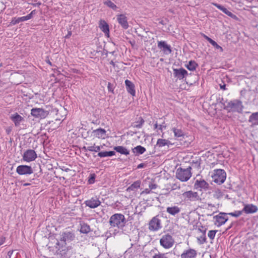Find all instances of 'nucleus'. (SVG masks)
Segmentation results:
<instances>
[{
    "label": "nucleus",
    "instance_id": "obj_1",
    "mask_svg": "<svg viewBox=\"0 0 258 258\" xmlns=\"http://www.w3.org/2000/svg\"><path fill=\"white\" fill-rule=\"evenodd\" d=\"M109 222L111 227L121 229L125 225V219L121 214H115L110 217Z\"/></svg>",
    "mask_w": 258,
    "mask_h": 258
},
{
    "label": "nucleus",
    "instance_id": "obj_2",
    "mask_svg": "<svg viewBox=\"0 0 258 258\" xmlns=\"http://www.w3.org/2000/svg\"><path fill=\"white\" fill-rule=\"evenodd\" d=\"M191 168L188 166L186 168H178L176 171V177L182 182L188 180L191 176Z\"/></svg>",
    "mask_w": 258,
    "mask_h": 258
},
{
    "label": "nucleus",
    "instance_id": "obj_3",
    "mask_svg": "<svg viewBox=\"0 0 258 258\" xmlns=\"http://www.w3.org/2000/svg\"><path fill=\"white\" fill-rule=\"evenodd\" d=\"M224 108L228 112H241L243 109L242 103L237 100H234L223 104Z\"/></svg>",
    "mask_w": 258,
    "mask_h": 258
},
{
    "label": "nucleus",
    "instance_id": "obj_4",
    "mask_svg": "<svg viewBox=\"0 0 258 258\" xmlns=\"http://www.w3.org/2000/svg\"><path fill=\"white\" fill-rule=\"evenodd\" d=\"M211 176L214 182L220 184L225 181L226 173L224 170L215 169Z\"/></svg>",
    "mask_w": 258,
    "mask_h": 258
},
{
    "label": "nucleus",
    "instance_id": "obj_5",
    "mask_svg": "<svg viewBox=\"0 0 258 258\" xmlns=\"http://www.w3.org/2000/svg\"><path fill=\"white\" fill-rule=\"evenodd\" d=\"M160 244L165 249H169L174 244V240L169 234H166L162 236L160 239Z\"/></svg>",
    "mask_w": 258,
    "mask_h": 258
},
{
    "label": "nucleus",
    "instance_id": "obj_6",
    "mask_svg": "<svg viewBox=\"0 0 258 258\" xmlns=\"http://www.w3.org/2000/svg\"><path fill=\"white\" fill-rule=\"evenodd\" d=\"M182 197L185 202H196L201 200L199 194L192 190L184 192L182 194Z\"/></svg>",
    "mask_w": 258,
    "mask_h": 258
},
{
    "label": "nucleus",
    "instance_id": "obj_7",
    "mask_svg": "<svg viewBox=\"0 0 258 258\" xmlns=\"http://www.w3.org/2000/svg\"><path fill=\"white\" fill-rule=\"evenodd\" d=\"M37 157V154L34 150L28 149L24 152L22 156V159L25 162H30L34 161Z\"/></svg>",
    "mask_w": 258,
    "mask_h": 258
},
{
    "label": "nucleus",
    "instance_id": "obj_8",
    "mask_svg": "<svg viewBox=\"0 0 258 258\" xmlns=\"http://www.w3.org/2000/svg\"><path fill=\"white\" fill-rule=\"evenodd\" d=\"M214 224L218 227L224 224L228 220L227 214L220 213L218 215L214 216Z\"/></svg>",
    "mask_w": 258,
    "mask_h": 258
},
{
    "label": "nucleus",
    "instance_id": "obj_9",
    "mask_svg": "<svg viewBox=\"0 0 258 258\" xmlns=\"http://www.w3.org/2000/svg\"><path fill=\"white\" fill-rule=\"evenodd\" d=\"M31 114L36 118H45L48 114V112L42 108H34L31 110Z\"/></svg>",
    "mask_w": 258,
    "mask_h": 258
},
{
    "label": "nucleus",
    "instance_id": "obj_10",
    "mask_svg": "<svg viewBox=\"0 0 258 258\" xmlns=\"http://www.w3.org/2000/svg\"><path fill=\"white\" fill-rule=\"evenodd\" d=\"M16 172L21 175H30L33 173V170L30 166L21 165L17 167Z\"/></svg>",
    "mask_w": 258,
    "mask_h": 258
},
{
    "label": "nucleus",
    "instance_id": "obj_11",
    "mask_svg": "<svg viewBox=\"0 0 258 258\" xmlns=\"http://www.w3.org/2000/svg\"><path fill=\"white\" fill-rule=\"evenodd\" d=\"M35 14H36V11L33 10L29 14H28V15H27L26 16H23V17H18V18L14 17L11 20V25H15L19 23L20 22L29 20L31 19L33 17V16L34 15H35Z\"/></svg>",
    "mask_w": 258,
    "mask_h": 258
},
{
    "label": "nucleus",
    "instance_id": "obj_12",
    "mask_svg": "<svg viewBox=\"0 0 258 258\" xmlns=\"http://www.w3.org/2000/svg\"><path fill=\"white\" fill-rule=\"evenodd\" d=\"M161 227V220L157 216L153 217L149 223V228L151 231H157Z\"/></svg>",
    "mask_w": 258,
    "mask_h": 258
},
{
    "label": "nucleus",
    "instance_id": "obj_13",
    "mask_svg": "<svg viewBox=\"0 0 258 258\" xmlns=\"http://www.w3.org/2000/svg\"><path fill=\"white\" fill-rule=\"evenodd\" d=\"M209 186V184L203 179H197L194 184V188L199 190H207Z\"/></svg>",
    "mask_w": 258,
    "mask_h": 258
},
{
    "label": "nucleus",
    "instance_id": "obj_14",
    "mask_svg": "<svg viewBox=\"0 0 258 258\" xmlns=\"http://www.w3.org/2000/svg\"><path fill=\"white\" fill-rule=\"evenodd\" d=\"M85 204L86 205V206L91 209H94L100 205L101 202L100 201L98 198L93 197L90 199L86 200L85 202Z\"/></svg>",
    "mask_w": 258,
    "mask_h": 258
},
{
    "label": "nucleus",
    "instance_id": "obj_15",
    "mask_svg": "<svg viewBox=\"0 0 258 258\" xmlns=\"http://www.w3.org/2000/svg\"><path fill=\"white\" fill-rule=\"evenodd\" d=\"M197 251L192 248L185 249L181 254V258H196Z\"/></svg>",
    "mask_w": 258,
    "mask_h": 258
},
{
    "label": "nucleus",
    "instance_id": "obj_16",
    "mask_svg": "<svg viewBox=\"0 0 258 258\" xmlns=\"http://www.w3.org/2000/svg\"><path fill=\"white\" fill-rule=\"evenodd\" d=\"M99 27L100 29L104 33L106 37H109V28L108 24L103 20L99 21Z\"/></svg>",
    "mask_w": 258,
    "mask_h": 258
},
{
    "label": "nucleus",
    "instance_id": "obj_17",
    "mask_svg": "<svg viewBox=\"0 0 258 258\" xmlns=\"http://www.w3.org/2000/svg\"><path fill=\"white\" fill-rule=\"evenodd\" d=\"M174 75L175 77L177 78L179 80H182L185 78L188 74L187 72L183 68L179 69H173Z\"/></svg>",
    "mask_w": 258,
    "mask_h": 258
},
{
    "label": "nucleus",
    "instance_id": "obj_18",
    "mask_svg": "<svg viewBox=\"0 0 258 258\" xmlns=\"http://www.w3.org/2000/svg\"><path fill=\"white\" fill-rule=\"evenodd\" d=\"M117 20L118 23L124 29H127L128 27V24L126 17L123 14H119L116 16Z\"/></svg>",
    "mask_w": 258,
    "mask_h": 258
},
{
    "label": "nucleus",
    "instance_id": "obj_19",
    "mask_svg": "<svg viewBox=\"0 0 258 258\" xmlns=\"http://www.w3.org/2000/svg\"><path fill=\"white\" fill-rule=\"evenodd\" d=\"M74 239V235L71 232L63 233L60 237V241L63 242L64 244L67 242H69L73 240Z\"/></svg>",
    "mask_w": 258,
    "mask_h": 258
},
{
    "label": "nucleus",
    "instance_id": "obj_20",
    "mask_svg": "<svg viewBox=\"0 0 258 258\" xmlns=\"http://www.w3.org/2000/svg\"><path fill=\"white\" fill-rule=\"evenodd\" d=\"M93 136L98 139H104L106 137V131L101 128H97L93 131Z\"/></svg>",
    "mask_w": 258,
    "mask_h": 258
},
{
    "label": "nucleus",
    "instance_id": "obj_21",
    "mask_svg": "<svg viewBox=\"0 0 258 258\" xmlns=\"http://www.w3.org/2000/svg\"><path fill=\"white\" fill-rule=\"evenodd\" d=\"M181 208L177 206L172 205L171 206L168 207L166 208V212L169 215L172 216H175L181 212Z\"/></svg>",
    "mask_w": 258,
    "mask_h": 258
},
{
    "label": "nucleus",
    "instance_id": "obj_22",
    "mask_svg": "<svg viewBox=\"0 0 258 258\" xmlns=\"http://www.w3.org/2000/svg\"><path fill=\"white\" fill-rule=\"evenodd\" d=\"M10 118L14 122L16 126H19L20 123L24 120V118L18 113H15L12 114Z\"/></svg>",
    "mask_w": 258,
    "mask_h": 258
},
{
    "label": "nucleus",
    "instance_id": "obj_23",
    "mask_svg": "<svg viewBox=\"0 0 258 258\" xmlns=\"http://www.w3.org/2000/svg\"><path fill=\"white\" fill-rule=\"evenodd\" d=\"M258 210L257 207L252 204L245 205L242 210L246 214H251L256 212Z\"/></svg>",
    "mask_w": 258,
    "mask_h": 258
},
{
    "label": "nucleus",
    "instance_id": "obj_24",
    "mask_svg": "<svg viewBox=\"0 0 258 258\" xmlns=\"http://www.w3.org/2000/svg\"><path fill=\"white\" fill-rule=\"evenodd\" d=\"M125 85L126 86L127 91L133 96H134L136 94L134 84L131 81L126 80L125 81Z\"/></svg>",
    "mask_w": 258,
    "mask_h": 258
},
{
    "label": "nucleus",
    "instance_id": "obj_25",
    "mask_svg": "<svg viewBox=\"0 0 258 258\" xmlns=\"http://www.w3.org/2000/svg\"><path fill=\"white\" fill-rule=\"evenodd\" d=\"M158 47L162 49L163 51L165 52H168V53L171 52V47L169 45H168L165 41H159L158 43Z\"/></svg>",
    "mask_w": 258,
    "mask_h": 258
},
{
    "label": "nucleus",
    "instance_id": "obj_26",
    "mask_svg": "<svg viewBox=\"0 0 258 258\" xmlns=\"http://www.w3.org/2000/svg\"><path fill=\"white\" fill-rule=\"evenodd\" d=\"M249 122L251 126L258 125V112L252 113L249 117Z\"/></svg>",
    "mask_w": 258,
    "mask_h": 258
},
{
    "label": "nucleus",
    "instance_id": "obj_27",
    "mask_svg": "<svg viewBox=\"0 0 258 258\" xmlns=\"http://www.w3.org/2000/svg\"><path fill=\"white\" fill-rule=\"evenodd\" d=\"M114 150L121 154L128 155L130 154V151L125 147L123 146H116L114 148Z\"/></svg>",
    "mask_w": 258,
    "mask_h": 258
},
{
    "label": "nucleus",
    "instance_id": "obj_28",
    "mask_svg": "<svg viewBox=\"0 0 258 258\" xmlns=\"http://www.w3.org/2000/svg\"><path fill=\"white\" fill-rule=\"evenodd\" d=\"M103 4L113 11H117L118 7L111 0H105Z\"/></svg>",
    "mask_w": 258,
    "mask_h": 258
},
{
    "label": "nucleus",
    "instance_id": "obj_29",
    "mask_svg": "<svg viewBox=\"0 0 258 258\" xmlns=\"http://www.w3.org/2000/svg\"><path fill=\"white\" fill-rule=\"evenodd\" d=\"M132 151L136 155H141L146 151V149L144 147L139 145L133 148Z\"/></svg>",
    "mask_w": 258,
    "mask_h": 258
},
{
    "label": "nucleus",
    "instance_id": "obj_30",
    "mask_svg": "<svg viewBox=\"0 0 258 258\" xmlns=\"http://www.w3.org/2000/svg\"><path fill=\"white\" fill-rule=\"evenodd\" d=\"M172 131L174 133V137L176 138L183 137L184 136L183 131L180 128L173 127Z\"/></svg>",
    "mask_w": 258,
    "mask_h": 258
},
{
    "label": "nucleus",
    "instance_id": "obj_31",
    "mask_svg": "<svg viewBox=\"0 0 258 258\" xmlns=\"http://www.w3.org/2000/svg\"><path fill=\"white\" fill-rule=\"evenodd\" d=\"M83 149L86 151H91V152H99L101 148L100 146H96L95 144L93 146H88V147H84Z\"/></svg>",
    "mask_w": 258,
    "mask_h": 258
},
{
    "label": "nucleus",
    "instance_id": "obj_32",
    "mask_svg": "<svg viewBox=\"0 0 258 258\" xmlns=\"http://www.w3.org/2000/svg\"><path fill=\"white\" fill-rule=\"evenodd\" d=\"M170 145V142L167 140L159 139L157 140V145L159 147Z\"/></svg>",
    "mask_w": 258,
    "mask_h": 258
},
{
    "label": "nucleus",
    "instance_id": "obj_33",
    "mask_svg": "<svg viewBox=\"0 0 258 258\" xmlns=\"http://www.w3.org/2000/svg\"><path fill=\"white\" fill-rule=\"evenodd\" d=\"M115 154L114 151H104L100 152L98 154V156L100 157H111Z\"/></svg>",
    "mask_w": 258,
    "mask_h": 258
},
{
    "label": "nucleus",
    "instance_id": "obj_34",
    "mask_svg": "<svg viewBox=\"0 0 258 258\" xmlns=\"http://www.w3.org/2000/svg\"><path fill=\"white\" fill-rule=\"evenodd\" d=\"M205 37L208 42L211 44L215 48L219 49L221 52L223 51L222 47L219 45L215 41L208 37V36H205Z\"/></svg>",
    "mask_w": 258,
    "mask_h": 258
},
{
    "label": "nucleus",
    "instance_id": "obj_35",
    "mask_svg": "<svg viewBox=\"0 0 258 258\" xmlns=\"http://www.w3.org/2000/svg\"><path fill=\"white\" fill-rule=\"evenodd\" d=\"M141 181L140 180H137L134 182L131 185H130L127 188V191L134 190L136 189L139 188L141 185Z\"/></svg>",
    "mask_w": 258,
    "mask_h": 258
},
{
    "label": "nucleus",
    "instance_id": "obj_36",
    "mask_svg": "<svg viewBox=\"0 0 258 258\" xmlns=\"http://www.w3.org/2000/svg\"><path fill=\"white\" fill-rule=\"evenodd\" d=\"M197 66V63L195 61L191 60L186 65V67L188 70L193 71L196 70Z\"/></svg>",
    "mask_w": 258,
    "mask_h": 258
},
{
    "label": "nucleus",
    "instance_id": "obj_37",
    "mask_svg": "<svg viewBox=\"0 0 258 258\" xmlns=\"http://www.w3.org/2000/svg\"><path fill=\"white\" fill-rule=\"evenodd\" d=\"M90 230V228L89 225L84 224L81 225L80 228V232L83 233H87Z\"/></svg>",
    "mask_w": 258,
    "mask_h": 258
},
{
    "label": "nucleus",
    "instance_id": "obj_38",
    "mask_svg": "<svg viewBox=\"0 0 258 258\" xmlns=\"http://www.w3.org/2000/svg\"><path fill=\"white\" fill-rule=\"evenodd\" d=\"M198 243L200 244H203L206 242V237L205 232L202 235L197 238Z\"/></svg>",
    "mask_w": 258,
    "mask_h": 258
},
{
    "label": "nucleus",
    "instance_id": "obj_39",
    "mask_svg": "<svg viewBox=\"0 0 258 258\" xmlns=\"http://www.w3.org/2000/svg\"><path fill=\"white\" fill-rule=\"evenodd\" d=\"M168 253H162L158 252L157 253L155 254V255L153 256V258H168Z\"/></svg>",
    "mask_w": 258,
    "mask_h": 258
},
{
    "label": "nucleus",
    "instance_id": "obj_40",
    "mask_svg": "<svg viewBox=\"0 0 258 258\" xmlns=\"http://www.w3.org/2000/svg\"><path fill=\"white\" fill-rule=\"evenodd\" d=\"M213 196L215 198L220 199L222 197L223 194L222 191L219 189H216L213 194Z\"/></svg>",
    "mask_w": 258,
    "mask_h": 258
},
{
    "label": "nucleus",
    "instance_id": "obj_41",
    "mask_svg": "<svg viewBox=\"0 0 258 258\" xmlns=\"http://www.w3.org/2000/svg\"><path fill=\"white\" fill-rule=\"evenodd\" d=\"M224 13L228 15V16L232 18H236V16L233 14L231 12H230L229 10H228L226 8H224L223 10L222 11Z\"/></svg>",
    "mask_w": 258,
    "mask_h": 258
},
{
    "label": "nucleus",
    "instance_id": "obj_42",
    "mask_svg": "<svg viewBox=\"0 0 258 258\" xmlns=\"http://www.w3.org/2000/svg\"><path fill=\"white\" fill-rule=\"evenodd\" d=\"M242 211H236L234 212L229 213L227 214L231 215L233 217H238L242 214Z\"/></svg>",
    "mask_w": 258,
    "mask_h": 258
},
{
    "label": "nucleus",
    "instance_id": "obj_43",
    "mask_svg": "<svg viewBox=\"0 0 258 258\" xmlns=\"http://www.w3.org/2000/svg\"><path fill=\"white\" fill-rule=\"evenodd\" d=\"M217 232V230H210L208 233V236L209 238L211 240L214 239Z\"/></svg>",
    "mask_w": 258,
    "mask_h": 258
},
{
    "label": "nucleus",
    "instance_id": "obj_44",
    "mask_svg": "<svg viewBox=\"0 0 258 258\" xmlns=\"http://www.w3.org/2000/svg\"><path fill=\"white\" fill-rule=\"evenodd\" d=\"M95 174H91L88 180L89 184H93L95 182Z\"/></svg>",
    "mask_w": 258,
    "mask_h": 258
},
{
    "label": "nucleus",
    "instance_id": "obj_45",
    "mask_svg": "<svg viewBox=\"0 0 258 258\" xmlns=\"http://www.w3.org/2000/svg\"><path fill=\"white\" fill-rule=\"evenodd\" d=\"M152 191L149 188H146L141 192V195H147L152 193Z\"/></svg>",
    "mask_w": 258,
    "mask_h": 258
},
{
    "label": "nucleus",
    "instance_id": "obj_46",
    "mask_svg": "<svg viewBox=\"0 0 258 258\" xmlns=\"http://www.w3.org/2000/svg\"><path fill=\"white\" fill-rule=\"evenodd\" d=\"M157 187V185L153 182H150L149 184V188L151 190L156 189Z\"/></svg>",
    "mask_w": 258,
    "mask_h": 258
},
{
    "label": "nucleus",
    "instance_id": "obj_47",
    "mask_svg": "<svg viewBox=\"0 0 258 258\" xmlns=\"http://www.w3.org/2000/svg\"><path fill=\"white\" fill-rule=\"evenodd\" d=\"M212 5L215 6V7H216L218 9H219L221 11H222V10H223V9L224 8V7H223L221 5H220L217 3H213Z\"/></svg>",
    "mask_w": 258,
    "mask_h": 258
},
{
    "label": "nucleus",
    "instance_id": "obj_48",
    "mask_svg": "<svg viewBox=\"0 0 258 258\" xmlns=\"http://www.w3.org/2000/svg\"><path fill=\"white\" fill-rule=\"evenodd\" d=\"M5 240V238L2 237L1 238V239H0V245H2L4 243Z\"/></svg>",
    "mask_w": 258,
    "mask_h": 258
},
{
    "label": "nucleus",
    "instance_id": "obj_49",
    "mask_svg": "<svg viewBox=\"0 0 258 258\" xmlns=\"http://www.w3.org/2000/svg\"><path fill=\"white\" fill-rule=\"evenodd\" d=\"M220 88L223 90H225L226 89V85L225 84L224 85H220Z\"/></svg>",
    "mask_w": 258,
    "mask_h": 258
},
{
    "label": "nucleus",
    "instance_id": "obj_50",
    "mask_svg": "<svg viewBox=\"0 0 258 258\" xmlns=\"http://www.w3.org/2000/svg\"><path fill=\"white\" fill-rule=\"evenodd\" d=\"M72 35V33L71 31H69L68 34L65 36V38H69Z\"/></svg>",
    "mask_w": 258,
    "mask_h": 258
},
{
    "label": "nucleus",
    "instance_id": "obj_51",
    "mask_svg": "<svg viewBox=\"0 0 258 258\" xmlns=\"http://www.w3.org/2000/svg\"><path fill=\"white\" fill-rule=\"evenodd\" d=\"M30 184L29 183H25L23 184V186H28V185H29Z\"/></svg>",
    "mask_w": 258,
    "mask_h": 258
},
{
    "label": "nucleus",
    "instance_id": "obj_52",
    "mask_svg": "<svg viewBox=\"0 0 258 258\" xmlns=\"http://www.w3.org/2000/svg\"><path fill=\"white\" fill-rule=\"evenodd\" d=\"M154 126H155V128H157L158 127V125H157V124H155L154 125Z\"/></svg>",
    "mask_w": 258,
    "mask_h": 258
},
{
    "label": "nucleus",
    "instance_id": "obj_53",
    "mask_svg": "<svg viewBox=\"0 0 258 258\" xmlns=\"http://www.w3.org/2000/svg\"><path fill=\"white\" fill-rule=\"evenodd\" d=\"M159 129V130H162V125H160Z\"/></svg>",
    "mask_w": 258,
    "mask_h": 258
},
{
    "label": "nucleus",
    "instance_id": "obj_54",
    "mask_svg": "<svg viewBox=\"0 0 258 258\" xmlns=\"http://www.w3.org/2000/svg\"><path fill=\"white\" fill-rule=\"evenodd\" d=\"M176 188L179 189V188H180V186H177V187H176V188H174L173 189H176Z\"/></svg>",
    "mask_w": 258,
    "mask_h": 258
},
{
    "label": "nucleus",
    "instance_id": "obj_55",
    "mask_svg": "<svg viewBox=\"0 0 258 258\" xmlns=\"http://www.w3.org/2000/svg\"><path fill=\"white\" fill-rule=\"evenodd\" d=\"M143 167V166L141 164L139 165L138 166V167Z\"/></svg>",
    "mask_w": 258,
    "mask_h": 258
},
{
    "label": "nucleus",
    "instance_id": "obj_56",
    "mask_svg": "<svg viewBox=\"0 0 258 258\" xmlns=\"http://www.w3.org/2000/svg\"><path fill=\"white\" fill-rule=\"evenodd\" d=\"M110 83H109V84H108V89H109V86H110Z\"/></svg>",
    "mask_w": 258,
    "mask_h": 258
},
{
    "label": "nucleus",
    "instance_id": "obj_57",
    "mask_svg": "<svg viewBox=\"0 0 258 258\" xmlns=\"http://www.w3.org/2000/svg\"><path fill=\"white\" fill-rule=\"evenodd\" d=\"M111 88L109 87V89H108L109 91H110L111 90Z\"/></svg>",
    "mask_w": 258,
    "mask_h": 258
}]
</instances>
